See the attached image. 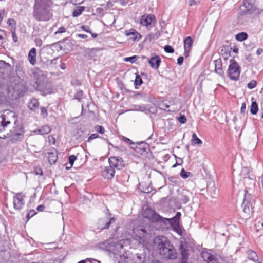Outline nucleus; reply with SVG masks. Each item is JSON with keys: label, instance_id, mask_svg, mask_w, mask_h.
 Instances as JSON below:
<instances>
[{"label": "nucleus", "instance_id": "f257e3e1", "mask_svg": "<svg viewBox=\"0 0 263 263\" xmlns=\"http://www.w3.org/2000/svg\"><path fill=\"white\" fill-rule=\"evenodd\" d=\"M153 249L165 260H174L177 258V251L170 240L165 236L159 235L153 240Z\"/></svg>", "mask_w": 263, "mask_h": 263}, {"label": "nucleus", "instance_id": "49530a36", "mask_svg": "<svg viewBox=\"0 0 263 263\" xmlns=\"http://www.w3.org/2000/svg\"><path fill=\"white\" fill-rule=\"evenodd\" d=\"M83 95V91L82 90H79L74 95V98L79 101H80L82 98Z\"/></svg>", "mask_w": 263, "mask_h": 263}, {"label": "nucleus", "instance_id": "9d476101", "mask_svg": "<svg viewBox=\"0 0 263 263\" xmlns=\"http://www.w3.org/2000/svg\"><path fill=\"white\" fill-rule=\"evenodd\" d=\"M169 219L163 218L149 208V221L159 223L161 226H166Z\"/></svg>", "mask_w": 263, "mask_h": 263}, {"label": "nucleus", "instance_id": "6e6d98bb", "mask_svg": "<svg viewBox=\"0 0 263 263\" xmlns=\"http://www.w3.org/2000/svg\"><path fill=\"white\" fill-rule=\"evenodd\" d=\"M11 32H12V40L14 42L16 43L18 41V37L15 33V30L14 29V30H11Z\"/></svg>", "mask_w": 263, "mask_h": 263}, {"label": "nucleus", "instance_id": "bb28decb", "mask_svg": "<svg viewBox=\"0 0 263 263\" xmlns=\"http://www.w3.org/2000/svg\"><path fill=\"white\" fill-rule=\"evenodd\" d=\"M49 0H35L33 7L47 8Z\"/></svg>", "mask_w": 263, "mask_h": 263}, {"label": "nucleus", "instance_id": "7c9ffc66", "mask_svg": "<svg viewBox=\"0 0 263 263\" xmlns=\"http://www.w3.org/2000/svg\"><path fill=\"white\" fill-rule=\"evenodd\" d=\"M191 142L192 145L198 144L200 145L202 144V140L197 136L195 133L192 134Z\"/></svg>", "mask_w": 263, "mask_h": 263}, {"label": "nucleus", "instance_id": "0e129e2a", "mask_svg": "<svg viewBox=\"0 0 263 263\" xmlns=\"http://www.w3.org/2000/svg\"><path fill=\"white\" fill-rule=\"evenodd\" d=\"M184 58L182 56L179 57L177 59V64L179 65H181L183 64Z\"/></svg>", "mask_w": 263, "mask_h": 263}, {"label": "nucleus", "instance_id": "9b49d317", "mask_svg": "<svg viewBox=\"0 0 263 263\" xmlns=\"http://www.w3.org/2000/svg\"><path fill=\"white\" fill-rule=\"evenodd\" d=\"M104 244H106V250L113 254L114 256H121L120 251L123 249V246L120 242L114 243H110L108 242H105Z\"/></svg>", "mask_w": 263, "mask_h": 263}, {"label": "nucleus", "instance_id": "864d4df0", "mask_svg": "<svg viewBox=\"0 0 263 263\" xmlns=\"http://www.w3.org/2000/svg\"><path fill=\"white\" fill-rule=\"evenodd\" d=\"M178 120L181 124H184L186 121V118L184 115H180L178 118Z\"/></svg>", "mask_w": 263, "mask_h": 263}, {"label": "nucleus", "instance_id": "e433bc0d", "mask_svg": "<svg viewBox=\"0 0 263 263\" xmlns=\"http://www.w3.org/2000/svg\"><path fill=\"white\" fill-rule=\"evenodd\" d=\"M143 83V81L140 76L137 74L134 81L135 88H137V86H140Z\"/></svg>", "mask_w": 263, "mask_h": 263}, {"label": "nucleus", "instance_id": "ea45409f", "mask_svg": "<svg viewBox=\"0 0 263 263\" xmlns=\"http://www.w3.org/2000/svg\"><path fill=\"white\" fill-rule=\"evenodd\" d=\"M134 97L137 99H141L146 100L147 98V95L144 92H138L134 95Z\"/></svg>", "mask_w": 263, "mask_h": 263}, {"label": "nucleus", "instance_id": "de8ad7c7", "mask_svg": "<svg viewBox=\"0 0 263 263\" xmlns=\"http://www.w3.org/2000/svg\"><path fill=\"white\" fill-rule=\"evenodd\" d=\"M217 259L212 255H209L208 257V263H218Z\"/></svg>", "mask_w": 263, "mask_h": 263}, {"label": "nucleus", "instance_id": "f3484780", "mask_svg": "<svg viewBox=\"0 0 263 263\" xmlns=\"http://www.w3.org/2000/svg\"><path fill=\"white\" fill-rule=\"evenodd\" d=\"M179 250L181 255L180 263H188L189 250L184 247L183 242L179 243Z\"/></svg>", "mask_w": 263, "mask_h": 263}, {"label": "nucleus", "instance_id": "7ed1b4c3", "mask_svg": "<svg viewBox=\"0 0 263 263\" xmlns=\"http://www.w3.org/2000/svg\"><path fill=\"white\" fill-rule=\"evenodd\" d=\"M24 133L23 126L21 124H16V121H15L14 126L7 134V137L9 142L12 143H16L21 141L24 139Z\"/></svg>", "mask_w": 263, "mask_h": 263}, {"label": "nucleus", "instance_id": "6e6552de", "mask_svg": "<svg viewBox=\"0 0 263 263\" xmlns=\"http://www.w3.org/2000/svg\"><path fill=\"white\" fill-rule=\"evenodd\" d=\"M243 202L241 207L243 209L244 213L249 214L250 210V207L253 208V205L255 203L254 198L251 194H249L247 191H245Z\"/></svg>", "mask_w": 263, "mask_h": 263}, {"label": "nucleus", "instance_id": "ddd939ff", "mask_svg": "<svg viewBox=\"0 0 263 263\" xmlns=\"http://www.w3.org/2000/svg\"><path fill=\"white\" fill-rule=\"evenodd\" d=\"M25 195L22 193H17L13 197V207L16 210L21 211L23 209L25 204Z\"/></svg>", "mask_w": 263, "mask_h": 263}, {"label": "nucleus", "instance_id": "5701e85b", "mask_svg": "<svg viewBox=\"0 0 263 263\" xmlns=\"http://www.w3.org/2000/svg\"><path fill=\"white\" fill-rule=\"evenodd\" d=\"M191 193L188 190H183L179 194V200L183 203L186 204L189 201Z\"/></svg>", "mask_w": 263, "mask_h": 263}, {"label": "nucleus", "instance_id": "bf43d9fd", "mask_svg": "<svg viewBox=\"0 0 263 263\" xmlns=\"http://www.w3.org/2000/svg\"><path fill=\"white\" fill-rule=\"evenodd\" d=\"M81 28L82 30L86 32H90V27L87 25H82Z\"/></svg>", "mask_w": 263, "mask_h": 263}, {"label": "nucleus", "instance_id": "4468645a", "mask_svg": "<svg viewBox=\"0 0 263 263\" xmlns=\"http://www.w3.org/2000/svg\"><path fill=\"white\" fill-rule=\"evenodd\" d=\"M161 62V59L158 55L155 53L151 54V57L149 58V65L152 69L157 71Z\"/></svg>", "mask_w": 263, "mask_h": 263}, {"label": "nucleus", "instance_id": "69168bd1", "mask_svg": "<svg viewBox=\"0 0 263 263\" xmlns=\"http://www.w3.org/2000/svg\"><path fill=\"white\" fill-rule=\"evenodd\" d=\"M181 217V213L180 212H177L175 215V216L173 218V219L175 221H178Z\"/></svg>", "mask_w": 263, "mask_h": 263}, {"label": "nucleus", "instance_id": "a19ab883", "mask_svg": "<svg viewBox=\"0 0 263 263\" xmlns=\"http://www.w3.org/2000/svg\"><path fill=\"white\" fill-rule=\"evenodd\" d=\"M7 24L9 26L11 27L13 30H14V28L16 29V22L14 19L9 18L7 20Z\"/></svg>", "mask_w": 263, "mask_h": 263}, {"label": "nucleus", "instance_id": "c85d7f7f", "mask_svg": "<svg viewBox=\"0 0 263 263\" xmlns=\"http://www.w3.org/2000/svg\"><path fill=\"white\" fill-rule=\"evenodd\" d=\"M51 131V128L48 125H44L41 128H39L36 130V133L42 135H46L49 133Z\"/></svg>", "mask_w": 263, "mask_h": 263}, {"label": "nucleus", "instance_id": "09e8293b", "mask_svg": "<svg viewBox=\"0 0 263 263\" xmlns=\"http://www.w3.org/2000/svg\"><path fill=\"white\" fill-rule=\"evenodd\" d=\"M257 85V82L255 80H252L247 84V87L249 89H252L255 88Z\"/></svg>", "mask_w": 263, "mask_h": 263}, {"label": "nucleus", "instance_id": "338daca9", "mask_svg": "<svg viewBox=\"0 0 263 263\" xmlns=\"http://www.w3.org/2000/svg\"><path fill=\"white\" fill-rule=\"evenodd\" d=\"M35 172L36 174L37 175H43V171L40 168H36Z\"/></svg>", "mask_w": 263, "mask_h": 263}, {"label": "nucleus", "instance_id": "4d7b16f0", "mask_svg": "<svg viewBox=\"0 0 263 263\" xmlns=\"http://www.w3.org/2000/svg\"><path fill=\"white\" fill-rule=\"evenodd\" d=\"M104 9L101 7H98L96 8V12L97 14L101 15L102 16L104 15Z\"/></svg>", "mask_w": 263, "mask_h": 263}, {"label": "nucleus", "instance_id": "aec40b11", "mask_svg": "<svg viewBox=\"0 0 263 263\" xmlns=\"http://www.w3.org/2000/svg\"><path fill=\"white\" fill-rule=\"evenodd\" d=\"M115 170L110 166H106L102 172V176L106 179H111L115 175Z\"/></svg>", "mask_w": 263, "mask_h": 263}, {"label": "nucleus", "instance_id": "79ce46f5", "mask_svg": "<svg viewBox=\"0 0 263 263\" xmlns=\"http://www.w3.org/2000/svg\"><path fill=\"white\" fill-rule=\"evenodd\" d=\"M37 213L34 210H30L26 214V218L27 219V221H28L31 217L34 216Z\"/></svg>", "mask_w": 263, "mask_h": 263}, {"label": "nucleus", "instance_id": "8fccbe9b", "mask_svg": "<svg viewBox=\"0 0 263 263\" xmlns=\"http://www.w3.org/2000/svg\"><path fill=\"white\" fill-rule=\"evenodd\" d=\"M164 51L169 53H173L174 52V48L170 45H167L164 47Z\"/></svg>", "mask_w": 263, "mask_h": 263}, {"label": "nucleus", "instance_id": "5fc2aeb1", "mask_svg": "<svg viewBox=\"0 0 263 263\" xmlns=\"http://www.w3.org/2000/svg\"><path fill=\"white\" fill-rule=\"evenodd\" d=\"M85 0H69V2L74 5H80Z\"/></svg>", "mask_w": 263, "mask_h": 263}, {"label": "nucleus", "instance_id": "f704fd0d", "mask_svg": "<svg viewBox=\"0 0 263 263\" xmlns=\"http://www.w3.org/2000/svg\"><path fill=\"white\" fill-rule=\"evenodd\" d=\"M141 214L143 218L148 219V204L146 203L142 206Z\"/></svg>", "mask_w": 263, "mask_h": 263}, {"label": "nucleus", "instance_id": "603ef678", "mask_svg": "<svg viewBox=\"0 0 263 263\" xmlns=\"http://www.w3.org/2000/svg\"><path fill=\"white\" fill-rule=\"evenodd\" d=\"M99 137V136L98 134L95 133L92 134L88 138V139L86 141V142H90L91 140L98 138Z\"/></svg>", "mask_w": 263, "mask_h": 263}, {"label": "nucleus", "instance_id": "c756f323", "mask_svg": "<svg viewBox=\"0 0 263 263\" xmlns=\"http://www.w3.org/2000/svg\"><path fill=\"white\" fill-rule=\"evenodd\" d=\"M157 24V20L153 14H149V31L155 27Z\"/></svg>", "mask_w": 263, "mask_h": 263}, {"label": "nucleus", "instance_id": "f03ea898", "mask_svg": "<svg viewBox=\"0 0 263 263\" xmlns=\"http://www.w3.org/2000/svg\"><path fill=\"white\" fill-rule=\"evenodd\" d=\"M153 249L165 260H174L177 258V251L170 240L165 236L159 235L153 240Z\"/></svg>", "mask_w": 263, "mask_h": 263}, {"label": "nucleus", "instance_id": "0eeeda50", "mask_svg": "<svg viewBox=\"0 0 263 263\" xmlns=\"http://www.w3.org/2000/svg\"><path fill=\"white\" fill-rule=\"evenodd\" d=\"M111 216V214L109 213L106 216L99 218L97 222V229L100 230L109 229L110 225L116 220L114 216Z\"/></svg>", "mask_w": 263, "mask_h": 263}, {"label": "nucleus", "instance_id": "e2e57ef3", "mask_svg": "<svg viewBox=\"0 0 263 263\" xmlns=\"http://www.w3.org/2000/svg\"><path fill=\"white\" fill-rule=\"evenodd\" d=\"M200 0H190L189 2V5L192 6L196 5Z\"/></svg>", "mask_w": 263, "mask_h": 263}, {"label": "nucleus", "instance_id": "1a4fd4ad", "mask_svg": "<svg viewBox=\"0 0 263 263\" xmlns=\"http://www.w3.org/2000/svg\"><path fill=\"white\" fill-rule=\"evenodd\" d=\"M56 46H59V49H57L58 51H64L65 52L71 50L73 48L72 43L71 42L70 40L68 38H66L63 40L60 41L50 45V46L52 47H55Z\"/></svg>", "mask_w": 263, "mask_h": 263}, {"label": "nucleus", "instance_id": "3c124183", "mask_svg": "<svg viewBox=\"0 0 263 263\" xmlns=\"http://www.w3.org/2000/svg\"><path fill=\"white\" fill-rule=\"evenodd\" d=\"M190 174V172H186L184 168H182L180 172V176L182 178L186 179L189 177Z\"/></svg>", "mask_w": 263, "mask_h": 263}, {"label": "nucleus", "instance_id": "dca6fc26", "mask_svg": "<svg viewBox=\"0 0 263 263\" xmlns=\"http://www.w3.org/2000/svg\"><path fill=\"white\" fill-rule=\"evenodd\" d=\"M12 89V96L13 99H16L23 96L25 92L24 86L21 84H16Z\"/></svg>", "mask_w": 263, "mask_h": 263}, {"label": "nucleus", "instance_id": "a18cd8bd", "mask_svg": "<svg viewBox=\"0 0 263 263\" xmlns=\"http://www.w3.org/2000/svg\"><path fill=\"white\" fill-rule=\"evenodd\" d=\"M94 128L96 132H97L98 133H99L101 134H103L105 132L104 128L101 125H96L95 126Z\"/></svg>", "mask_w": 263, "mask_h": 263}, {"label": "nucleus", "instance_id": "c9c22d12", "mask_svg": "<svg viewBox=\"0 0 263 263\" xmlns=\"http://www.w3.org/2000/svg\"><path fill=\"white\" fill-rule=\"evenodd\" d=\"M139 58L138 55H133L132 57H126L124 59V61L129 62L131 63H134Z\"/></svg>", "mask_w": 263, "mask_h": 263}, {"label": "nucleus", "instance_id": "37998d69", "mask_svg": "<svg viewBox=\"0 0 263 263\" xmlns=\"http://www.w3.org/2000/svg\"><path fill=\"white\" fill-rule=\"evenodd\" d=\"M126 35L127 36L136 35L140 36V34L138 33L135 29H130L128 31H126Z\"/></svg>", "mask_w": 263, "mask_h": 263}, {"label": "nucleus", "instance_id": "6ab92c4d", "mask_svg": "<svg viewBox=\"0 0 263 263\" xmlns=\"http://www.w3.org/2000/svg\"><path fill=\"white\" fill-rule=\"evenodd\" d=\"M147 147L148 145L145 141L137 142L135 147L136 152L141 155L145 156L148 153L146 151Z\"/></svg>", "mask_w": 263, "mask_h": 263}, {"label": "nucleus", "instance_id": "4be33fe9", "mask_svg": "<svg viewBox=\"0 0 263 263\" xmlns=\"http://www.w3.org/2000/svg\"><path fill=\"white\" fill-rule=\"evenodd\" d=\"M247 255V258L255 263H261L258 259L257 254L253 250H249L246 252Z\"/></svg>", "mask_w": 263, "mask_h": 263}, {"label": "nucleus", "instance_id": "f8f14e48", "mask_svg": "<svg viewBox=\"0 0 263 263\" xmlns=\"http://www.w3.org/2000/svg\"><path fill=\"white\" fill-rule=\"evenodd\" d=\"M109 166L114 170H120L124 167V163L122 159L119 157L112 156L108 159Z\"/></svg>", "mask_w": 263, "mask_h": 263}, {"label": "nucleus", "instance_id": "13d9d810", "mask_svg": "<svg viewBox=\"0 0 263 263\" xmlns=\"http://www.w3.org/2000/svg\"><path fill=\"white\" fill-rule=\"evenodd\" d=\"M41 115L44 117L47 116V109L45 107H41Z\"/></svg>", "mask_w": 263, "mask_h": 263}, {"label": "nucleus", "instance_id": "412c9836", "mask_svg": "<svg viewBox=\"0 0 263 263\" xmlns=\"http://www.w3.org/2000/svg\"><path fill=\"white\" fill-rule=\"evenodd\" d=\"M36 50L35 48H32L29 51L28 55L29 63L32 65H35L36 63Z\"/></svg>", "mask_w": 263, "mask_h": 263}, {"label": "nucleus", "instance_id": "2eb2a0df", "mask_svg": "<svg viewBox=\"0 0 263 263\" xmlns=\"http://www.w3.org/2000/svg\"><path fill=\"white\" fill-rule=\"evenodd\" d=\"M133 232L135 234V236L139 238L140 241L143 243H145L146 242V236L147 233L145 228H143L141 227L137 228H134Z\"/></svg>", "mask_w": 263, "mask_h": 263}, {"label": "nucleus", "instance_id": "a211bd4d", "mask_svg": "<svg viewBox=\"0 0 263 263\" xmlns=\"http://www.w3.org/2000/svg\"><path fill=\"white\" fill-rule=\"evenodd\" d=\"M184 54L185 58H187L189 55V53L193 46V40L191 36H187L184 39Z\"/></svg>", "mask_w": 263, "mask_h": 263}, {"label": "nucleus", "instance_id": "4c0bfd02", "mask_svg": "<svg viewBox=\"0 0 263 263\" xmlns=\"http://www.w3.org/2000/svg\"><path fill=\"white\" fill-rule=\"evenodd\" d=\"M140 23L142 25L146 27L148 26V14H144L142 16L140 20Z\"/></svg>", "mask_w": 263, "mask_h": 263}, {"label": "nucleus", "instance_id": "58836bf2", "mask_svg": "<svg viewBox=\"0 0 263 263\" xmlns=\"http://www.w3.org/2000/svg\"><path fill=\"white\" fill-rule=\"evenodd\" d=\"M225 48L226 47L224 46L221 50V54L224 59H228L230 56V52L227 51Z\"/></svg>", "mask_w": 263, "mask_h": 263}, {"label": "nucleus", "instance_id": "2f4dec72", "mask_svg": "<svg viewBox=\"0 0 263 263\" xmlns=\"http://www.w3.org/2000/svg\"><path fill=\"white\" fill-rule=\"evenodd\" d=\"M248 34L245 32H242L237 34L235 35V39L237 41L242 42L246 40L248 38Z\"/></svg>", "mask_w": 263, "mask_h": 263}, {"label": "nucleus", "instance_id": "20e7f679", "mask_svg": "<svg viewBox=\"0 0 263 263\" xmlns=\"http://www.w3.org/2000/svg\"><path fill=\"white\" fill-rule=\"evenodd\" d=\"M32 15L33 18L40 22L48 21L52 16L47 8L33 7Z\"/></svg>", "mask_w": 263, "mask_h": 263}, {"label": "nucleus", "instance_id": "473e14b6", "mask_svg": "<svg viewBox=\"0 0 263 263\" xmlns=\"http://www.w3.org/2000/svg\"><path fill=\"white\" fill-rule=\"evenodd\" d=\"M258 111V104L256 102L253 101L251 105L250 112L252 115H256Z\"/></svg>", "mask_w": 263, "mask_h": 263}, {"label": "nucleus", "instance_id": "393cba45", "mask_svg": "<svg viewBox=\"0 0 263 263\" xmlns=\"http://www.w3.org/2000/svg\"><path fill=\"white\" fill-rule=\"evenodd\" d=\"M39 104L38 100L36 99L32 98L28 103V107L30 110L35 111L38 108Z\"/></svg>", "mask_w": 263, "mask_h": 263}, {"label": "nucleus", "instance_id": "a878e982", "mask_svg": "<svg viewBox=\"0 0 263 263\" xmlns=\"http://www.w3.org/2000/svg\"><path fill=\"white\" fill-rule=\"evenodd\" d=\"M57 152H51L48 153V161L50 164H54L57 160Z\"/></svg>", "mask_w": 263, "mask_h": 263}, {"label": "nucleus", "instance_id": "c03bdc74", "mask_svg": "<svg viewBox=\"0 0 263 263\" xmlns=\"http://www.w3.org/2000/svg\"><path fill=\"white\" fill-rule=\"evenodd\" d=\"M76 159H77V156L74 155H71L69 156L68 161H69V163L70 165V166L69 167V168H71L73 166L74 162L76 161Z\"/></svg>", "mask_w": 263, "mask_h": 263}, {"label": "nucleus", "instance_id": "cd10ccee", "mask_svg": "<svg viewBox=\"0 0 263 263\" xmlns=\"http://www.w3.org/2000/svg\"><path fill=\"white\" fill-rule=\"evenodd\" d=\"M85 7L84 6H77L76 7L72 12V15L73 17H78L85 10Z\"/></svg>", "mask_w": 263, "mask_h": 263}, {"label": "nucleus", "instance_id": "72a5a7b5", "mask_svg": "<svg viewBox=\"0 0 263 263\" xmlns=\"http://www.w3.org/2000/svg\"><path fill=\"white\" fill-rule=\"evenodd\" d=\"M154 32L151 31L149 33V38L150 39H157L160 36L159 31L156 28H154Z\"/></svg>", "mask_w": 263, "mask_h": 263}, {"label": "nucleus", "instance_id": "b1692460", "mask_svg": "<svg viewBox=\"0 0 263 263\" xmlns=\"http://www.w3.org/2000/svg\"><path fill=\"white\" fill-rule=\"evenodd\" d=\"M215 72L220 76H223L224 72L222 68V63L220 60L214 61Z\"/></svg>", "mask_w": 263, "mask_h": 263}, {"label": "nucleus", "instance_id": "680f3d73", "mask_svg": "<svg viewBox=\"0 0 263 263\" xmlns=\"http://www.w3.org/2000/svg\"><path fill=\"white\" fill-rule=\"evenodd\" d=\"M139 108L138 109L140 111H144L148 110L147 106L146 105H141L138 106Z\"/></svg>", "mask_w": 263, "mask_h": 263}, {"label": "nucleus", "instance_id": "423d86ee", "mask_svg": "<svg viewBox=\"0 0 263 263\" xmlns=\"http://www.w3.org/2000/svg\"><path fill=\"white\" fill-rule=\"evenodd\" d=\"M10 115L13 117L14 114L9 110L4 111V114L0 116V133L6 130L11 125L12 118H9L7 115Z\"/></svg>", "mask_w": 263, "mask_h": 263}, {"label": "nucleus", "instance_id": "774afa93", "mask_svg": "<svg viewBox=\"0 0 263 263\" xmlns=\"http://www.w3.org/2000/svg\"><path fill=\"white\" fill-rule=\"evenodd\" d=\"M87 260L89 261L91 263H101L100 261L92 258H88Z\"/></svg>", "mask_w": 263, "mask_h": 263}, {"label": "nucleus", "instance_id": "39448f33", "mask_svg": "<svg viewBox=\"0 0 263 263\" xmlns=\"http://www.w3.org/2000/svg\"><path fill=\"white\" fill-rule=\"evenodd\" d=\"M240 67L234 59L230 60V64L228 69V75L232 80H238L240 74Z\"/></svg>", "mask_w": 263, "mask_h": 263}, {"label": "nucleus", "instance_id": "052dcab7", "mask_svg": "<svg viewBox=\"0 0 263 263\" xmlns=\"http://www.w3.org/2000/svg\"><path fill=\"white\" fill-rule=\"evenodd\" d=\"M66 31L65 28L64 27H60L58 30L55 32V34L62 33L65 32Z\"/></svg>", "mask_w": 263, "mask_h": 263}]
</instances>
